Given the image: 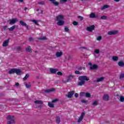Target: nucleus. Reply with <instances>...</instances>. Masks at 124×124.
Wrapping results in <instances>:
<instances>
[{
  "mask_svg": "<svg viewBox=\"0 0 124 124\" xmlns=\"http://www.w3.org/2000/svg\"><path fill=\"white\" fill-rule=\"evenodd\" d=\"M79 82H78V86H83L85 85V81H89L90 78L86 76H80L78 78Z\"/></svg>",
  "mask_w": 124,
  "mask_h": 124,
  "instance_id": "f257e3e1",
  "label": "nucleus"
},
{
  "mask_svg": "<svg viewBox=\"0 0 124 124\" xmlns=\"http://www.w3.org/2000/svg\"><path fill=\"white\" fill-rule=\"evenodd\" d=\"M7 119L9 120V121H8V124H14L15 123V121L14 120V116L9 115L7 117Z\"/></svg>",
  "mask_w": 124,
  "mask_h": 124,
  "instance_id": "f03ea898",
  "label": "nucleus"
},
{
  "mask_svg": "<svg viewBox=\"0 0 124 124\" xmlns=\"http://www.w3.org/2000/svg\"><path fill=\"white\" fill-rule=\"evenodd\" d=\"M74 77H75V76L72 74L68 76L66 78V81H64V83H68V82L71 81V80H72Z\"/></svg>",
  "mask_w": 124,
  "mask_h": 124,
  "instance_id": "7ed1b4c3",
  "label": "nucleus"
},
{
  "mask_svg": "<svg viewBox=\"0 0 124 124\" xmlns=\"http://www.w3.org/2000/svg\"><path fill=\"white\" fill-rule=\"evenodd\" d=\"M95 28V26H94V25H93L92 26L87 27L86 30L87 31H90V32H92L94 30Z\"/></svg>",
  "mask_w": 124,
  "mask_h": 124,
  "instance_id": "20e7f679",
  "label": "nucleus"
},
{
  "mask_svg": "<svg viewBox=\"0 0 124 124\" xmlns=\"http://www.w3.org/2000/svg\"><path fill=\"white\" fill-rule=\"evenodd\" d=\"M90 18H91L92 19H93L95 18L96 19H98L99 18V16H98V15L95 14L94 13H91L90 15Z\"/></svg>",
  "mask_w": 124,
  "mask_h": 124,
  "instance_id": "39448f33",
  "label": "nucleus"
},
{
  "mask_svg": "<svg viewBox=\"0 0 124 124\" xmlns=\"http://www.w3.org/2000/svg\"><path fill=\"white\" fill-rule=\"evenodd\" d=\"M84 116H85V112H82L78 120V123H81L82 122L83 119H84Z\"/></svg>",
  "mask_w": 124,
  "mask_h": 124,
  "instance_id": "423d86ee",
  "label": "nucleus"
},
{
  "mask_svg": "<svg viewBox=\"0 0 124 124\" xmlns=\"http://www.w3.org/2000/svg\"><path fill=\"white\" fill-rule=\"evenodd\" d=\"M50 72L52 74H56L57 73V71H59V69H54V68H50L49 69Z\"/></svg>",
  "mask_w": 124,
  "mask_h": 124,
  "instance_id": "0eeeda50",
  "label": "nucleus"
},
{
  "mask_svg": "<svg viewBox=\"0 0 124 124\" xmlns=\"http://www.w3.org/2000/svg\"><path fill=\"white\" fill-rule=\"evenodd\" d=\"M19 23L21 26L23 27H26L27 28V30H29V26L27 25V23H25L24 21L21 20L19 21Z\"/></svg>",
  "mask_w": 124,
  "mask_h": 124,
  "instance_id": "6e6552de",
  "label": "nucleus"
},
{
  "mask_svg": "<svg viewBox=\"0 0 124 124\" xmlns=\"http://www.w3.org/2000/svg\"><path fill=\"white\" fill-rule=\"evenodd\" d=\"M118 32L117 31H109L108 32V35H114L115 34H117Z\"/></svg>",
  "mask_w": 124,
  "mask_h": 124,
  "instance_id": "1a4fd4ad",
  "label": "nucleus"
},
{
  "mask_svg": "<svg viewBox=\"0 0 124 124\" xmlns=\"http://www.w3.org/2000/svg\"><path fill=\"white\" fill-rule=\"evenodd\" d=\"M17 21V18H13L11 20H10L9 25H14Z\"/></svg>",
  "mask_w": 124,
  "mask_h": 124,
  "instance_id": "9d476101",
  "label": "nucleus"
},
{
  "mask_svg": "<svg viewBox=\"0 0 124 124\" xmlns=\"http://www.w3.org/2000/svg\"><path fill=\"white\" fill-rule=\"evenodd\" d=\"M74 93H75V91H71L70 92H68V95H67V97H68V98H71L72 97V95H73V94H74Z\"/></svg>",
  "mask_w": 124,
  "mask_h": 124,
  "instance_id": "9b49d317",
  "label": "nucleus"
},
{
  "mask_svg": "<svg viewBox=\"0 0 124 124\" xmlns=\"http://www.w3.org/2000/svg\"><path fill=\"white\" fill-rule=\"evenodd\" d=\"M9 43V39H7V40L4 41L2 44L3 47H6V46H8Z\"/></svg>",
  "mask_w": 124,
  "mask_h": 124,
  "instance_id": "f8f14e48",
  "label": "nucleus"
},
{
  "mask_svg": "<svg viewBox=\"0 0 124 124\" xmlns=\"http://www.w3.org/2000/svg\"><path fill=\"white\" fill-rule=\"evenodd\" d=\"M63 55V53H62V52L58 51L56 53L55 56H56L57 58H61V56H62Z\"/></svg>",
  "mask_w": 124,
  "mask_h": 124,
  "instance_id": "ddd939ff",
  "label": "nucleus"
},
{
  "mask_svg": "<svg viewBox=\"0 0 124 124\" xmlns=\"http://www.w3.org/2000/svg\"><path fill=\"white\" fill-rule=\"evenodd\" d=\"M97 67H98V66H97V65L93 64L90 67V69L91 70H94V69H97Z\"/></svg>",
  "mask_w": 124,
  "mask_h": 124,
  "instance_id": "4468645a",
  "label": "nucleus"
},
{
  "mask_svg": "<svg viewBox=\"0 0 124 124\" xmlns=\"http://www.w3.org/2000/svg\"><path fill=\"white\" fill-rule=\"evenodd\" d=\"M103 99L106 101H108L109 100V96L108 94H105L103 97Z\"/></svg>",
  "mask_w": 124,
  "mask_h": 124,
  "instance_id": "2eb2a0df",
  "label": "nucleus"
},
{
  "mask_svg": "<svg viewBox=\"0 0 124 124\" xmlns=\"http://www.w3.org/2000/svg\"><path fill=\"white\" fill-rule=\"evenodd\" d=\"M26 52H29V53H32V49H31V46H28L26 48Z\"/></svg>",
  "mask_w": 124,
  "mask_h": 124,
  "instance_id": "dca6fc26",
  "label": "nucleus"
},
{
  "mask_svg": "<svg viewBox=\"0 0 124 124\" xmlns=\"http://www.w3.org/2000/svg\"><path fill=\"white\" fill-rule=\"evenodd\" d=\"M56 19L58 21H62V20L63 19V16L59 15L56 16Z\"/></svg>",
  "mask_w": 124,
  "mask_h": 124,
  "instance_id": "f3484780",
  "label": "nucleus"
},
{
  "mask_svg": "<svg viewBox=\"0 0 124 124\" xmlns=\"http://www.w3.org/2000/svg\"><path fill=\"white\" fill-rule=\"evenodd\" d=\"M15 73H16L17 75H21V70L19 69H15Z\"/></svg>",
  "mask_w": 124,
  "mask_h": 124,
  "instance_id": "a211bd4d",
  "label": "nucleus"
},
{
  "mask_svg": "<svg viewBox=\"0 0 124 124\" xmlns=\"http://www.w3.org/2000/svg\"><path fill=\"white\" fill-rule=\"evenodd\" d=\"M64 24V21L62 20H59L57 22L58 26H63Z\"/></svg>",
  "mask_w": 124,
  "mask_h": 124,
  "instance_id": "6ab92c4d",
  "label": "nucleus"
},
{
  "mask_svg": "<svg viewBox=\"0 0 124 124\" xmlns=\"http://www.w3.org/2000/svg\"><path fill=\"white\" fill-rule=\"evenodd\" d=\"M118 65L119 66H120L121 67H124V61H120L119 62H118Z\"/></svg>",
  "mask_w": 124,
  "mask_h": 124,
  "instance_id": "aec40b11",
  "label": "nucleus"
},
{
  "mask_svg": "<svg viewBox=\"0 0 124 124\" xmlns=\"http://www.w3.org/2000/svg\"><path fill=\"white\" fill-rule=\"evenodd\" d=\"M105 78L104 77H101L100 78H97L96 82L97 83H99V82H102L103 80H104Z\"/></svg>",
  "mask_w": 124,
  "mask_h": 124,
  "instance_id": "412c9836",
  "label": "nucleus"
},
{
  "mask_svg": "<svg viewBox=\"0 0 124 124\" xmlns=\"http://www.w3.org/2000/svg\"><path fill=\"white\" fill-rule=\"evenodd\" d=\"M54 91H55V89L52 88L51 89H48V90H45V93H51L52 92H54Z\"/></svg>",
  "mask_w": 124,
  "mask_h": 124,
  "instance_id": "4be33fe9",
  "label": "nucleus"
},
{
  "mask_svg": "<svg viewBox=\"0 0 124 124\" xmlns=\"http://www.w3.org/2000/svg\"><path fill=\"white\" fill-rule=\"evenodd\" d=\"M56 122L57 124H60L61 123V118L59 116L56 117Z\"/></svg>",
  "mask_w": 124,
  "mask_h": 124,
  "instance_id": "5701e85b",
  "label": "nucleus"
},
{
  "mask_svg": "<svg viewBox=\"0 0 124 124\" xmlns=\"http://www.w3.org/2000/svg\"><path fill=\"white\" fill-rule=\"evenodd\" d=\"M35 104H42L43 102L41 100H36L34 101Z\"/></svg>",
  "mask_w": 124,
  "mask_h": 124,
  "instance_id": "b1692460",
  "label": "nucleus"
},
{
  "mask_svg": "<svg viewBox=\"0 0 124 124\" xmlns=\"http://www.w3.org/2000/svg\"><path fill=\"white\" fill-rule=\"evenodd\" d=\"M48 105L49 106V107H50V108H54V107H55V106H54V104H53V102H48Z\"/></svg>",
  "mask_w": 124,
  "mask_h": 124,
  "instance_id": "393cba45",
  "label": "nucleus"
},
{
  "mask_svg": "<svg viewBox=\"0 0 124 124\" xmlns=\"http://www.w3.org/2000/svg\"><path fill=\"white\" fill-rule=\"evenodd\" d=\"M109 5H105L103 7L101 8L102 10H104V9H106V8H108Z\"/></svg>",
  "mask_w": 124,
  "mask_h": 124,
  "instance_id": "a878e982",
  "label": "nucleus"
},
{
  "mask_svg": "<svg viewBox=\"0 0 124 124\" xmlns=\"http://www.w3.org/2000/svg\"><path fill=\"white\" fill-rule=\"evenodd\" d=\"M15 28H16V26L14 25L11 28H9L8 30L10 31H14V30L15 29Z\"/></svg>",
  "mask_w": 124,
  "mask_h": 124,
  "instance_id": "bb28decb",
  "label": "nucleus"
},
{
  "mask_svg": "<svg viewBox=\"0 0 124 124\" xmlns=\"http://www.w3.org/2000/svg\"><path fill=\"white\" fill-rule=\"evenodd\" d=\"M78 70H85L86 69V67H78L77 68Z\"/></svg>",
  "mask_w": 124,
  "mask_h": 124,
  "instance_id": "cd10ccee",
  "label": "nucleus"
},
{
  "mask_svg": "<svg viewBox=\"0 0 124 124\" xmlns=\"http://www.w3.org/2000/svg\"><path fill=\"white\" fill-rule=\"evenodd\" d=\"M15 73V69H12L9 71V74H12Z\"/></svg>",
  "mask_w": 124,
  "mask_h": 124,
  "instance_id": "c85d7f7f",
  "label": "nucleus"
},
{
  "mask_svg": "<svg viewBox=\"0 0 124 124\" xmlns=\"http://www.w3.org/2000/svg\"><path fill=\"white\" fill-rule=\"evenodd\" d=\"M30 77V75L29 74H27L25 75V77L23 78V81H26L28 78Z\"/></svg>",
  "mask_w": 124,
  "mask_h": 124,
  "instance_id": "c756f323",
  "label": "nucleus"
},
{
  "mask_svg": "<svg viewBox=\"0 0 124 124\" xmlns=\"http://www.w3.org/2000/svg\"><path fill=\"white\" fill-rule=\"evenodd\" d=\"M112 60L114 62H117V61L119 60V57H118L117 56H113L112 57Z\"/></svg>",
  "mask_w": 124,
  "mask_h": 124,
  "instance_id": "7c9ffc66",
  "label": "nucleus"
},
{
  "mask_svg": "<svg viewBox=\"0 0 124 124\" xmlns=\"http://www.w3.org/2000/svg\"><path fill=\"white\" fill-rule=\"evenodd\" d=\"M16 50L18 51V52H22V50H23V48L21 46H17L16 48Z\"/></svg>",
  "mask_w": 124,
  "mask_h": 124,
  "instance_id": "2f4dec72",
  "label": "nucleus"
},
{
  "mask_svg": "<svg viewBox=\"0 0 124 124\" xmlns=\"http://www.w3.org/2000/svg\"><path fill=\"white\" fill-rule=\"evenodd\" d=\"M24 85H25V86L26 87V88L27 89H30V88H31V84H28L27 83V82H25Z\"/></svg>",
  "mask_w": 124,
  "mask_h": 124,
  "instance_id": "473e14b6",
  "label": "nucleus"
},
{
  "mask_svg": "<svg viewBox=\"0 0 124 124\" xmlns=\"http://www.w3.org/2000/svg\"><path fill=\"white\" fill-rule=\"evenodd\" d=\"M38 4H40L41 5H45V1H40L38 2Z\"/></svg>",
  "mask_w": 124,
  "mask_h": 124,
  "instance_id": "72a5a7b5",
  "label": "nucleus"
},
{
  "mask_svg": "<svg viewBox=\"0 0 124 124\" xmlns=\"http://www.w3.org/2000/svg\"><path fill=\"white\" fill-rule=\"evenodd\" d=\"M119 100L121 102H124V96H120V99Z\"/></svg>",
  "mask_w": 124,
  "mask_h": 124,
  "instance_id": "f704fd0d",
  "label": "nucleus"
},
{
  "mask_svg": "<svg viewBox=\"0 0 124 124\" xmlns=\"http://www.w3.org/2000/svg\"><path fill=\"white\" fill-rule=\"evenodd\" d=\"M75 74H77L78 75H80V74H82V73L80 72L79 70H76L75 71Z\"/></svg>",
  "mask_w": 124,
  "mask_h": 124,
  "instance_id": "c9c22d12",
  "label": "nucleus"
},
{
  "mask_svg": "<svg viewBox=\"0 0 124 124\" xmlns=\"http://www.w3.org/2000/svg\"><path fill=\"white\" fill-rule=\"evenodd\" d=\"M85 96L86 97H88V98L91 97V93H85Z\"/></svg>",
  "mask_w": 124,
  "mask_h": 124,
  "instance_id": "e433bc0d",
  "label": "nucleus"
},
{
  "mask_svg": "<svg viewBox=\"0 0 124 124\" xmlns=\"http://www.w3.org/2000/svg\"><path fill=\"white\" fill-rule=\"evenodd\" d=\"M100 18L101 20H106V19H107V16H101Z\"/></svg>",
  "mask_w": 124,
  "mask_h": 124,
  "instance_id": "4c0bfd02",
  "label": "nucleus"
},
{
  "mask_svg": "<svg viewBox=\"0 0 124 124\" xmlns=\"http://www.w3.org/2000/svg\"><path fill=\"white\" fill-rule=\"evenodd\" d=\"M64 31L66 32H68V31H69V29H68L67 26H65Z\"/></svg>",
  "mask_w": 124,
  "mask_h": 124,
  "instance_id": "58836bf2",
  "label": "nucleus"
},
{
  "mask_svg": "<svg viewBox=\"0 0 124 124\" xmlns=\"http://www.w3.org/2000/svg\"><path fill=\"white\" fill-rule=\"evenodd\" d=\"M123 78H124V73L121 74L119 77V79H123Z\"/></svg>",
  "mask_w": 124,
  "mask_h": 124,
  "instance_id": "ea45409f",
  "label": "nucleus"
},
{
  "mask_svg": "<svg viewBox=\"0 0 124 124\" xmlns=\"http://www.w3.org/2000/svg\"><path fill=\"white\" fill-rule=\"evenodd\" d=\"M52 3L55 5V6H58V5H59V2H57V1H53Z\"/></svg>",
  "mask_w": 124,
  "mask_h": 124,
  "instance_id": "a19ab883",
  "label": "nucleus"
},
{
  "mask_svg": "<svg viewBox=\"0 0 124 124\" xmlns=\"http://www.w3.org/2000/svg\"><path fill=\"white\" fill-rule=\"evenodd\" d=\"M67 1V0H61L60 1V3L63 4L64 3V2H66Z\"/></svg>",
  "mask_w": 124,
  "mask_h": 124,
  "instance_id": "79ce46f5",
  "label": "nucleus"
},
{
  "mask_svg": "<svg viewBox=\"0 0 124 124\" xmlns=\"http://www.w3.org/2000/svg\"><path fill=\"white\" fill-rule=\"evenodd\" d=\"M32 22H33V23H34L35 24L37 25V26H38V23H37V20L34 19L32 20Z\"/></svg>",
  "mask_w": 124,
  "mask_h": 124,
  "instance_id": "37998d69",
  "label": "nucleus"
},
{
  "mask_svg": "<svg viewBox=\"0 0 124 124\" xmlns=\"http://www.w3.org/2000/svg\"><path fill=\"white\" fill-rule=\"evenodd\" d=\"M93 106H96L97 105V101H95L93 104Z\"/></svg>",
  "mask_w": 124,
  "mask_h": 124,
  "instance_id": "c03bdc74",
  "label": "nucleus"
},
{
  "mask_svg": "<svg viewBox=\"0 0 124 124\" xmlns=\"http://www.w3.org/2000/svg\"><path fill=\"white\" fill-rule=\"evenodd\" d=\"M85 94H86V93L85 92H80V96H84Z\"/></svg>",
  "mask_w": 124,
  "mask_h": 124,
  "instance_id": "a18cd8bd",
  "label": "nucleus"
},
{
  "mask_svg": "<svg viewBox=\"0 0 124 124\" xmlns=\"http://www.w3.org/2000/svg\"><path fill=\"white\" fill-rule=\"evenodd\" d=\"M78 19H80V21H83V20H84V17H83V16H78Z\"/></svg>",
  "mask_w": 124,
  "mask_h": 124,
  "instance_id": "49530a36",
  "label": "nucleus"
},
{
  "mask_svg": "<svg viewBox=\"0 0 124 124\" xmlns=\"http://www.w3.org/2000/svg\"><path fill=\"white\" fill-rule=\"evenodd\" d=\"M73 25H74V26H77V25H78V22L74 21L73 22Z\"/></svg>",
  "mask_w": 124,
  "mask_h": 124,
  "instance_id": "de8ad7c7",
  "label": "nucleus"
},
{
  "mask_svg": "<svg viewBox=\"0 0 124 124\" xmlns=\"http://www.w3.org/2000/svg\"><path fill=\"white\" fill-rule=\"evenodd\" d=\"M102 39V37L101 36H99L97 38V40H98V41H100V40Z\"/></svg>",
  "mask_w": 124,
  "mask_h": 124,
  "instance_id": "09e8293b",
  "label": "nucleus"
},
{
  "mask_svg": "<svg viewBox=\"0 0 124 124\" xmlns=\"http://www.w3.org/2000/svg\"><path fill=\"white\" fill-rule=\"evenodd\" d=\"M46 39V37H41L40 38V40H45Z\"/></svg>",
  "mask_w": 124,
  "mask_h": 124,
  "instance_id": "8fccbe9b",
  "label": "nucleus"
},
{
  "mask_svg": "<svg viewBox=\"0 0 124 124\" xmlns=\"http://www.w3.org/2000/svg\"><path fill=\"white\" fill-rule=\"evenodd\" d=\"M57 101H59V100L58 99H55L54 100H53L52 101V103H55V102H57Z\"/></svg>",
  "mask_w": 124,
  "mask_h": 124,
  "instance_id": "3c124183",
  "label": "nucleus"
},
{
  "mask_svg": "<svg viewBox=\"0 0 124 124\" xmlns=\"http://www.w3.org/2000/svg\"><path fill=\"white\" fill-rule=\"evenodd\" d=\"M94 52L95 54H98L99 53V49H95Z\"/></svg>",
  "mask_w": 124,
  "mask_h": 124,
  "instance_id": "603ef678",
  "label": "nucleus"
},
{
  "mask_svg": "<svg viewBox=\"0 0 124 124\" xmlns=\"http://www.w3.org/2000/svg\"><path fill=\"white\" fill-rule=\"evenodd\" d=\"M57 75H60V76H62V72H58L57 73Z\"/></svg>",
  "mask_w": 124,
  "mask_h": 124,
  "instance_id": "864d4df0",
  "label": "nucleus"
},
{
  "mask_svg": "<svg viewBox=\"0 0 124 124\" xmlns=\"http://www.w3.org/2000/svg\"><path fill=\"white\" fill-rule=\"evenodd\" d=\"M29 40L30 42L33 41V38H32V37H30V38H29Z\"/></svg>",
  "mask_w": 124,
  "mask_h": 124,
  "instance_id": "5fc2aeb1",
  "label": "nucleus"
},
{
  "mask_svg": "<svg viewBox=\"0 0 124 124\" xmlns=\"http://www.w3.org/2000/svg\"><path fill=\"white\" fill-rule=\"evenodd\" d=\"M78 96H79V94L77 93H76L75 94V97L77 98V97H78Z\"/></svg>",
  "mask_w": 124,
  "mask_h": 124,
  "instance_id": "6e6d98bb",
  "label": "nucleus"
},
{
  "mask_svg": "<svg viewBox=\"0 0 124 124\" xmlns=\"http://www.w3.org/2000/svg\"><path fill=\"white\" fill-rule=\"evenodd\" d=\"M3 29L4 31H5L6 30H7V26H3Z\"/></svg>",
  "mask_w": 124,
  "mask_h": 124,
  "instance_id": "4d7b16f0",
  "label": "nucleus"
},
{
  "mask_svg": "<svg viewBox=\"0 0 124 124\" xmlns=\"http://www.w3.org/2000/svg\"><path fill=\"white\" fill-rule=\"evenodd\" d=\"M81 102H82V103H86L87 101L85 100H81Z\"/></svg>",
  "mask_w": 124,
  "mask_h": 124,
  "instance_id": "13d9d810",
  "label": "nucleus"
},
{
  "mask_svg": "<svg viewBox=\"0 0 124 124\" xmlns=\"http://www.w3.org/2000/svg\"><path fill=\"white\" fill-rule=\"evenodd\" d=\"M16 87H18L19 86V83H18V82L16 83Z\"/></svg>",
  "mask_w": 124,
  "mask_h": 124,
  "instance_id": "bf43d9fd",
  "label": "nucleus"
},
{
  "mask_svg": "<svg viewBox=\"0 0 124 124\" xmlns=\"http://www.w3.org/2000/svg\"><path fill=\"white\" fill-rule=\"evenodd\" d=\"M19 2H23L24 1V0H17Z\"/></svg>",
  "mask_w": 124,
  "mask_h": 124,
  "instance_id": "052dcab7",
  "label": "nucleus"
},
{
  "mask_svg": "<svg viewBox=\"0 0 124 124\" xmlns=\"http://www.w3.org/2000/svg\"><path fill=\"white\" fill-rule=\"evenodd\" d=\"M80 48H81L82 49H87V47L85 46L81 47Z\"/></svg>",
  "mask_w": 124,
  "mask_h": 124,
  "instance_id": "680f3d73",
  "label": "nucleus"
},
{
  "mask_svg": "<svg viewBox=\"0 0 124 124\" xmlns=\"http://www.w3.org/2000/svg\"><path fill=\"white\" fill-rule=\"evenodd\" d=\"M120 0H114V1H116V2H119Z\"/></svg>",
  "mask_w": 124,
  "mask_h": 124,
  "instance_id": "e2e57ef3",
  "label": "nucleus"
},
{
  "mask_svg": "<svg viewBox=\"0 0 124 124\" xmlns=\"http://www.w3.org/2000/svg\"><path fill=\"white\" fill-rule=\"evenodd\" d=\"M49 1H56V0H48Z\"/></svg>",
  "mask_w": 124,
  "mask_h": 124,
  "instance_id": "0e129e2a",
  "label": "nucleus"
},
{
  "mask_svg": "<svg viewBox=\"0 0 124 124\" xmlns=\"http://www.w3.org/2000/svg\"><path fill=\"white\" fill-rule=\"evenodd\" d=\"M88 64H89V65H92V64L91 62H89V63H88Z\"/></svg>",
  "mask_w": 124,
  "mask_h": 124,
  "instance_id": "69168bd1",
  "label": "nucleus"
},
{
  "mask_svg": "<svg viewBox=\"0 0 124 124\" xmlns=\"http://www.w3.org/2000/svg\"><path fill=\"white\" fill-rule=\"evenodd\" d=\"M27 9H28V8H27V7H25V8H24V10L26 11V10H27Z\"/></svg>",
  "mask_w": 124,
  "mask_h": 124,
  "instance_id": "338daca9",
  "label": "nucleus"
},
{
  "mask_svg": "<svg viewBox=\"0 0 124 124\" xmlns=\"http://www.w3.org/2000/svg\"><path fill=\"white\" fill-rule=\"evenodd\" d=\"M41 13L42 14H43V11L41 10Z\"/></svg>",
  "mask_w": 124,
  "mask_h": 124,
  "instance_id": "774afa93",
  "label": "nucleus"
}]
</instances>
